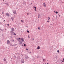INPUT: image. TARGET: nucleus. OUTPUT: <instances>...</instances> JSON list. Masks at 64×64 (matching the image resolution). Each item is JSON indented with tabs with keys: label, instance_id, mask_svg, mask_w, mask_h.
Listing matches in <instances>:
<instances>
[{
	"label": "nucleus",
	"instance_id": "nucleus-7",
	"mask_svg": "<svg viewBox=\"0 0 64 64\" xmlns=\"http://www.w3.org/2000/svg\"><path fill=\"white\" fill-rule=\"evenodd\" d=\"M5 4L6 5H8V6H9V4H8V3H6Z\"/></svg>",
	"mask_w": 64,
	"mask_h": 64
},
{
	"label": "nucleus",
	"instance_id": "nucleus-12",
	"mask_svg": "<svg viewBox=\"0 0 64 64\" xmlns=\"http://www.w3.org/2000/svg\"><path fill=\"white\" fill-rule=\"evenodd\" d=\"M48 20H49V19H50V18H49V16H48Z\"/></svg>",
	"mask_w": 64,
	"mask_h": 64
},
{
	"label": "nucleus",
	"instance_id": "nucleus-53",
	"mask_svg": "<svg viewBox=\"0 0 64 64\" xmlns=\"http://www.w3.org/2000/svg\"><path fill=\"white\" fill-rule=\"evenodd\" d=\"M52 25V24H50V25Z\"/></svg>",
	"mask_w": 64,
	"mask_h": 64
},
{
	"label": "nucleus",
	"instance_id": "nucleus-54",
	"mask_svg": "<svg viewBox=\"0 0 64 64\" xmlns=\"http://www.w3.org/2000/svg\"><path fill=\"white\" fill-rule=\"evenodd\" d=\"M47 61H48V60H47Z\"/></svg>",
	"mask_w": 64,
	"mask_h": 64
},
{
	"label": "nucleus",
	"instance_id": "nucleus-3",
	"mask_svg": "<svg viewBox=\"0 0 64 64\" xmlns=\"http://www.w3.org/2000/svg\"><path fill=\"white\" fill-rule=\"evenodd\" d=\"M43 6H44V7H46V5L44 3L43 4Z\"/></svg>",
	"mask_w": 64,
	"mask_h": 64
},
{
	"label": "nucleus",
	"instance_id": "nucleus-24",
	"mask_svg": "<svg viewBox=\"0 0 64 64\" xmlns=\"http://www.w3.org/2000/svg\"><path fill=\"white\" fill-rule=\"evenodd\" d=\"M14 35H16V34L15 33L14 34Z\"/></svg>",
	"mask_w": 64,
	"mask_h": 64
},
{
	"label": "nucleus",
	"instance_id": "nucleus-4",
	"mask_svg": "<svg viewBox=\"0 0 64 64\" xmlns=\"http://www.w3.org/2000/svg\"><path fill=\"white\" fill-rule=\"evenodd\" d=\"M13 13L14 14H16V10H14V12H13Z\"/></svg>",
	"mask_w": 64,
	"mask_h": 64
},
{
	"label": "nucleus",
	"instance_id": "nucleus-1",
	"mask_svg": "<svg viewBox=\"0 0 64 64\" xmlns=\"http://www.w3.org/2000/svg\"><path fill=\"white\" fill-rule=\"evenodd\" d=\"M12 31L10 32V33H12V32H13V31H14V28H12Z\"/></svg>",
	"mask_w": 64,
	"mask_h": 64
},
{
	"label": "nucleus",
	"instance_id": "nucleus-47",
	"mask_svg": "<svg viewBox=\"0 0 64 64\" xmlns=\"http://www.w3.org/2000/svg\"><path fill=\"white\" fill-rule=\"evenodd\" d=\"M59 17H60V16H59Z\"/></svg>",
	"mask_w": 64,
	"mask_h": 64
},
{
	"label": "nucleus",
	"instance_id": "nucleus-23",
	"mask_svg": "<svg viewBox=\"0 0 64 64\" xmlns=\"http://www.w3.org/2000/svg\"><path fill=\"white\" fill-rule=\"evenodd\" d=\"M14 58H16V56H14Z\"/></svg>",
	"mask_w": 64,
	"mask_h": 64
},
{
	"label": "nucleus",
	"instance_id": "nucleus-41",
	"mask_svg": "<svg viewBox=\"0 0 64 64\" xmlns=\"http://www.w3.org/2000/svg\"><path fill=\"white\" fill-rule=\"evenodd\" d=\"M26 27H28V26H26Z\"/></svg>",
	"mask_w": 64,
	"mask_h": 64
},
{
	"label": "nucleus",
	"instance_id": "nucleus-5",
	"mask_svg": "<svg viewBox=\"0 0 64 64\" xmlns=\"http://www.w3.org/2000/svg\"><path fill=\"white\" fill-rule=\"evenodd\" d=\"M21 40L22 42H24V39H23V38H21Z\"/></svg>",
	"mask_w": 64,
	"mask_h": 64
},
{
	"label": "nucleus",
	"instance_id": "nucleus-25",
	"mask_svg": "<svg viewBox=\"0 0 64 64\" xmlns=\"http://www.w3.org/2000/svg\"><path fill=\"white\" fill-rule=\"evenodd\" d=\"M36 8H35L34 9V10H35V11H36Z\"/></svg>",
	"mask_w": 64,
	"mask_h": 64
},
{
	"label": "nucleus",
	"instance_id": "nucleus-16",
	"mask_svg": "<svg viewBox=\"0 0 64 64\" xmlns=\"http://www.w3.org/2000/svg\"><path fill=\"white\" fill-rule=\"evenodd\" d=\"M17 40H18V41H19V40H19V38H17Z\"/></svg>",
	"mask_w": 64,
	"mask_h": 64
},
{
	"label": "nucleus",
	"instance_id": "nucleus-17",
	"mask_svg": "<svg viewBox=\"0 0 64 64\" xmlns=\"http://www.w3.org/2000/svg\"><path fill=\"white\" fill-rule=\"evenodd\" d=\"M56 14H58V12H56Z\"/></svg>",
	"mask_w": 64,
	"mask_h": 64
},
{
	"label": "nucleus",
	"instance_id": "nucleus-30",
	"mask_svg": "<svg viewBox=\"0 0 64 64\" xmlns=\"http://www.w3.org/2000/svg\"><path fill=\"white\" fill-rule=\"evenodd\" d=\"M28 50V49H27L26 50Z\"/></svg>",
	"mask_w": 64,
	"mask_h": 64
},
{
	"label": "nucleus",
	"instance_id": "nucleus-22",
	"mask_svg": "<svg viewBox=\"0 0 64 64\" xmlns=\"http://www.w3.org/2000/svg\"><path fill=\"white\" fill-rule=\"evenodd\" d=\"M24 46H26V44H24Z\"/></svg>",
	"mask_w": 64,
	"mask_h": 64
},
{
	"label": "nucleus",
	"instance_id": "nucleus-15",
	"mask_svg": "<svg viewBox=\"0 0 64 64\" xmlns=\"http://www.w3.org/2000/svg\"><path fill=\"white\" fill-rule=\"evenodd\" d=\"M38 29L39 30H40V27H39L38 28Z\"/></svg>",
	"mask_w": 64,
	"mask_h": 64
},
{
	"label": "nucleus",
	"instance_id": "nucleus-34",
	"mask_svg": "<svg viewBox=\"0 0 64 64\" xmlns=\"http://www.w3.org/2000/svg\"><path fill=\"white\" fill-rule=\"evenodd\" d=\"M40 16H38V18H39V17H40Z\"/></svg>",
	"mask_w": 64,
	"mask_h": 64
},
{
	"label": "nucleus",
	"instance_id": "nucleus-14",
	"mask_svg": "<svg viewBox=\"0 0 64 64\" xmlns=\"http://www.w3.org/2000/svg\"><path fill=\"white\" fill-rule=\"evenodd\" d=\"M24 62V60H23L22 61V63H23Z\"/></svg>",
	"mask_w": 64,
	"mask_h": 64
},
{
	"label": "nucleus",
	"instance_id": "nucleus-27",
	"mask_svg": "<svg viewBox=\"0 0 64 64\" xmlns=\"http://www.w3.org/2000/svg\"><path fill=\"white\" fill-rule=\"evenodd\" d=\"M7 25L8 26H9V24H8Z\"/></svg>",
	"mask_w": 64,
	"mask_h": 64
},
{
	"label": "nucleus",
	"instance_id": "nucleus-46",
	"mask_svg": "<svg viewBox=\"0 0 64 64\" xmlns=\"http://www.w3.org/2000/svg\"><path fill=\"white\" fill-rule=\"evenodd\" d=\"M2 14H3V12H2Z\"/></svg>",
	"mask_w": 64,
	"mask_h": 64
},
{
	"label": "nucleus",
	"instance_id": "nucleus-13",
	"mask_svg": "<svg viewBox=\"0 0 64 64\" xmlns=\"http://www.w3.org/2000/svg\"><path fill=\"white\" fill-rule=\"evenodd\" d=\"M4 61H6V59L5 58H4Z\"/></svg>",
	"mask_w": 64,
	"mask_h": 64
},
{
	"label": "nucleus",
	"instance_id": "nucleus-33",
	"mask_svg": "<svg viewBox=\"0 0 64 64\" xmlns=\"http://www.w3.org/2000/svg\"><path fill=\"white\" fill-rule=\"evenodd\" d=\"M35 9H36V7H35Z\"/></svg>",
	"mask_w": 64,
	"mask_h": 64
},
{
	"label": "nucleus",
	"instance_id": "nucleus-35",
	"mask_svg": "<svg viewBox=\"0 0 64 64\" xmlns=\"http://www.w3.org/2000/svg\"><path fill=\"white\" fill-rule=\"evenodd\" d=\"M2 36H4V35H3V34H2Z\"/></svg>",
	"mask_w": 64,
	"mask_h": 64
},
{
	"label": "nucleus",
	"instance_id": "nucleus-42",
	"mask_svg": "<svg viewBox=\"0 0 64 64\" xmlns=\"http://www.w3.org/2000/svg\"><path fill=\"white\" fill-rule=\"evenodd\" d=\"M31 4H32V3H31Z\"/></svg>",
	"mask_w": 64,
	"mask_h": 64
},
{
	"label": "nucleus",
	"instance_id": "nucleus-56",
	"mask_svg": "<svg viewBox=\"0 0 64 64\" xmlns=\"http://www.w3.org/2000/svg\"><path fill=\"white\" fill-rule=\"evenodd\" d=\"M30 5H31L30 4Z\"/></svg>",
	"mask_w": 64,
	"mask_h": 64
},
{
	"label": "nucleus",
	"instance_id": "nucleus-21",
	"mask_svg": "<svg viewBox=\"0 0 64 64\" xmlns=\"http://www.w3.org/2000/svg\"><path fill=\"white\" fill-rule=\"evenodd\" d=\"M27 32H28V33H29V30H28L27 31Z\"/></svg>",
	"mask_w": 64,
	"mask_h": 64
},
{
	"label": "nucleus",
	"instance_id": "nucleus-49",
	"mask_svg": "<svg viewBox=\"0 0 64 64\" xmlns=\"http://www.w3.org/2000/svg\"><path fill=\"white\" fill-rule=\"evenodd\" d=\"M47 64H49V63H47Z\"/></svg>",
	"mask_w": 64,
	"mask_h": 64
},
{
	"label": "nucleus",
	"instance_id": "nucleus-36",
	"mask_svg": "<svg viewBox=\"0 0 64 64\" xmlns=\"http://www.w3.org/2000/svg\"><path fill=\"white\" fill-rule=\"evenodd\" d=\"M63 60H64V61H63V62H64V58H63Z\"/></svg>",
	"mask_w": 64,
	"mask_h": 64
},
{
	"label": "nucleus",
	"instance_id": "nucleus-9",
	"mask_svg": "<svg viewBox=\"0 0 64 64\" xmlns=\"http://www.w3.org/2000/svg\"><path fill=\"white\" fill-rule=\"evenodd\" d=\"M11 19L12 20V21H13L14 20V18L12 17L11 18Z\"/></svg>",
	"mask_w": 64,
	"mask_h": 64
},
{
	"label": "nucleus",
	"instance_id": "nucleus-55",
	"mask_svg": "<svg viewBox=\"0 0 64 64\" xmlns=\"http://www.w3.org/2000/svg\"><path fill=\"white\" fill-rule=\"evenodd\" d=\"M3 0V1H4V0Z\"/></svg>",
	"mask_w": 64,
	"mask_h": 64
},
{
	"label": "nucleus",
	"instance_id": "nucleus-57",
	"mask_svg": "<svg viewBox=\"0 0 64 64\" xmlns=\"http://www.w3.org/2000/svg\"><path fill=\"white\" fill-rule=\"evenodd\" d=\"M0 42H1V41L0 40Z\"/></svg>",
	"mask_w": 64,
	"mask_h": 64
},
{
	"label": "nucleus",
	"instance_id": "nucleus-8",
	"mask_svg": "<svg viewBox=\"0 0 64 64\" xmlns=\"http://www.w3.org/2000/svg\"><path fill=\"white\" fill-rule=\"evenodd\" d=\"M43 61L44 62H45V61H46V60L44 59H43Z\"/></svg>",
	"mask_w": 64,
	"mask_h": 64
},
{
	"label": "nucleus",
	"instance_id": "nucleus-26",
	"mask_svg": "<svg viewBox=\"0 0 64 64\" xmlns=\"http://www.w3.org/2000/svg\"><path fill=\"white\" fill-rule=\"evenodd\" d=\"M28 37L29 38H30V37H29V36H28Z\"/></svg>",
	"mask_w": 64,
	"mask_h": 64
},
{
	"label": "nucleus",
	"instance_id": "nucleus-31",
	"mask_svg": "<svg viewBox=\"0 0 64 64\" xmlns=\"http://www.w3.org/2000/svg\"><path fill=\"white\" fill-rule=\"evenodd\" d=\"M57 16H56V19H57Z\"/></svg>",
	"mask_w": 64,
	"mask_h": 64
},
{
	"label": "nucleus",
	"instance_id": "nucleus-44",
	"mask_svg": "<svg viewBox=\"0 0 64 64\" xmlns=\"http://www.w3.org/2000/svg\"><path fill=\"white\" fill-rule=\"evenodd\" d=\"M62 62H63V61H62Z\"/></svg>",
	"mask_w": 64,
	"mask_h": 64
},
{
	"label": "nucleus",
	"instance_id": "nucleus-40",
	"mask_svg": "<svg viewBox=\"0 0 64 64\" xmlns=\"http://www.w3.org/2000/svg\"><path fill=\"white\" fill-rule=\"evenodd\" d=\"M12 46H14V45H13V44L12 45Z\"/></svg>",
	"mask_w": 64,
	"mask_h": 64
},
{
	"label": "nucleus",
	"instance_id": "nucleus-45",
	"mask_svg": "<svg viewBox=\"0 0 64 64\" xmlns=\"http://www.w3.org/2000/svg\"><path fill=\"white\" fill-rule=\"evenodd\" d=\"M32 40H34V38H32Z\"/></svg>",
	"mask_w": 64,
	"mask_h": 64
},
{
	"label": "nucleus",
	"instance_id": "nucleus-32",
	"mask_svg": "<svg viewBox=\"0 0 64 64\" xmlns=\"http://www.w3.org/2000/svg\"><path fill=\"white\" fill-rule=\"evenodd\" d=\"M19 39V40H20V38H18Z\"/></svg>",
	"mask_w": 64,
	"mask_h": 64
},
{
	"label": "nucleus",
	"instance_id": "nucleus-37",
	"mask_svg": "<svg viewBox=\"0 0 64 64\" xmlns=\"http://www.w3.org/2000/svg\"><path fill=\"white\" fill-rule=\"evenodd\" d=\"M12 44H10V46H12Z\"/></svg>",
	"mask_w": 64,
	"mask_h": 64
},
{
	"label": "nucleus",
	"instance_id": "nucleus-19",
	"mask_svg": "<svg viewBox=\"0 0 64 64\" xmlns=\"http://www.w3.org/2000/svg\"><path fill=\"white\" fill-rule=\"evenodd\" d=\"M38 16H40V14H38Z\"/></svg>",
	"mask_w": 64,
	"mask_h": 64
},
{
	"label": "nucleus",
	"instance_id": "nucleus-29",
	"mask_svg": "<svg viewBox=\"0 0 64 64\" xmlns=\"http://www.w3.org/2000/svg\"><path fill=\"white\" fill-rule=\"evenodd\" d=\"M30 53H31V52H30Z\"/></svg>",
	"mask_w": 64,
	"mask_h": 64
},
{
	"label": "nucleus",
	"instance_id": "nucleus-48",
	"mask_svg": "<svg viewBox=\"0 0 64 64\" xmlns=\"http://www.w3.org/2000/svg\"><path fill=\"white\" fill-rule=\"evenodd\" d=\"M17 45V44H16V45Z\"/></svg>",
	"mask_w": 64,
	"mask_h": 64
},
{
	"label": "nucleus",
	"instance_id": "nucleus-58",
	"mask_svg": "<svg viewBox=\"0 0 64 64\" xmlns=\"http://www.w3.org/2000/svg\"><path fill=\"white\" fill-rule=\"evenodd\" d=\"M43 64H44V63H43Z\"/></svg>",
	"mask_w": 64,
	"mask_h": 64
},
{
	"label": "nucleus",
	"instance_id": "nucleus-43",
	"mask_svg": "<svg viewBox=\"0 0 64 64\" xmlns=\"http://www.w3.org/2000/svg\"><path fill=\"white\" fill-rule=\"evenodd\" d=\"M16 48H17V47H16Z\"/></svg>",
	"mask_w": 64,
	"mask_h": 64
},
{
	"label": "nucleus",
	"instance_id": "nucleus-11",
	"mask_svg": "<svg viewBox=\"0 0 64 64\" xmlns=\"http://www.w3.org/2000/svg\"><path fill=\"white\" fill-rule=\"evenodd\" d=\"M38 49H40V46H38V48H37Z\"/></svg>",
	"mask_w": 64,
	"mask_h": 64
},
{
	"label": "nucleus",
	"instance_id": "nucleus-39",
	"mask_svg": "<svg viewBox=\"0 0 64 64\" xmlns=\"http://www.w3.org/2000/svg\"><path fill=\"white\" fill-rule=\"evenodd\" d=\"M34 8H35V7L34 6Z\"/></svg>",
	"mask_w": 64,
	"mask_h": 64
},
{
	"label": "nucleus",
	"instance_id": "nucleus-59",
	"mask_svg": "<svg viewBox=\"0 0 64 64\" xmlns=\"http://www.w3.org/2000/svg\"><path fill=\"white\" fill-rule=\"evenodd\" d=\"M54 12H55V11H54Z\"/></svg>",
	"mask_w": 64,
	"mask_h": 64
},
{
	"label": "nucleus",
	"instance_id": "nucleus-52",
	"mask_svg": "<svg viewBox=\"0 0 64 64\" xmlns=\"http://www.w3.org/2000/svg\"><path fill=\"white\" fill-rule=\"evenodd\" d=\"M45 63V64H46V63Z\"/></svg>",
	"mask_w": 64,
	"mask_h": 64
},
{
	"label": "nucleus",
	"instance_id": "nucleus-18",
	"mask_svg": "<svg viewBox=\"0 0 64 64\" xmlns=\"http://www.w3.org/2000/svg\"><path fill=\"white\" fill-rule=\"evenodd\" d=\"M59 52H60V51L59 50H58L57 52H58V53H59Z\"/></svg>",
	"mask_w": 64,
	"mask_h": 64
},
{
	"label": "nucleus",
	"instance_id": "nucleus-2",
	"mask_svg": "<svg viewBox=\"0 0 64 64\" xmlns=\"http://www.w3.org/2000/svg\"><path fill=\"white\" fill-rule=\"evenodd\" d=\"M7 43L8 44H10V41L9 40H7Z\"/></svg>",
	"mask_w": 64,
	"mask_h": 64
},
{
	"label": "nucleus",
	"instance_id": "nucleus-10",
	"mask_svg": "<svg viewBox=\"0 0 64 64\" xmlns=\"http://www.w3.org/2000/svg\"><path fill=\"white\" fill-rule=\"evenodd\" d=\"M6 16H9V14H8V13H6Z\"/></svg>",
	"mask_w": 64,
	"mask_h": 64
},
{
	"label": "nucleus",
	"instance_id": "nucleus-28",
	"mask_svg": "<svg viewBox=\"0 0 64 64\" xmlns=\"http://www.w3.org/2000/svg\"><path fill=\"white\" fill-rule=\"evenodd\" d=\"M47 22H49V20H48L47 21Z\"/></svg>",
	"mask_w": 64,
	"mask_h": 64
},
{
	"label": "nucleus",
	"instance_id": "nucleus-38",
	"mask_svg": "<svg viewBox=\"0 0 64 64\" xmlns=\"http://www.w3.org/2000/svg\"><path fill=\"white\" fill-rule=\"evenodd\" d=\"M28 14H29L28 13V14H27V15H28Z\"/></svg>",
	"mask_w": 64,
	"mask_h": 64
},
{
	"label": "nucleus",
	"instance_id": "nucleus-6",
	"mask_svg": "<svg viewBox=\"0 0 64 64\" xmlns=\"http://www.w3.org/2000/svg\"><path fill=\"white\" fill-rule=\"evenodd\" d=\"M20 44H22V41H21L20 40Z\"/></svg>",
	"mask_w": 64,
	"mask_h": 64
},
{
	"label": "nucleus",
	"instance_id": "nucleus-51",
	"mask_svg": "<svg viewBox=\"0 0 64 64\" xmlns=\"http://www.w3.org/2000/svg\"><path fill=\"white\" fill-rule=\"evenodd\" d=\"M4 21H5V20H4Z\"/></svg>",
	"mask_w": 64,
	"mask_h": 64
},
{
	"label": "nucleus",
	"instance_id": "nucleus-20",
	"mask_svg": "<svg viewBox=\"0 0 64 64\" xmlns=\"http://www.w3.org/2000/svg\"><path fill=\"white\" fill-rule=\"evenodd\" d=\"M21 21L22 22H23V20H21Z\"/></svg>",
	"mask_w": 64,
	"mask_h": 64
},
{
	"label": "nucleus",
	"instance_id": "nucleus-50",
	"mask_svg": "<svg viewBox=\"0 0 64 64\" xmlns=\"http://www.w3.org/2000/svg\"><path fill=\"white\" fill-rule=\"evenodd\" d=\"M12 41H14V40H12Z\"/></svg>",
	"mask_w": 64,
	"mask_h": 64
}]
</instances>
